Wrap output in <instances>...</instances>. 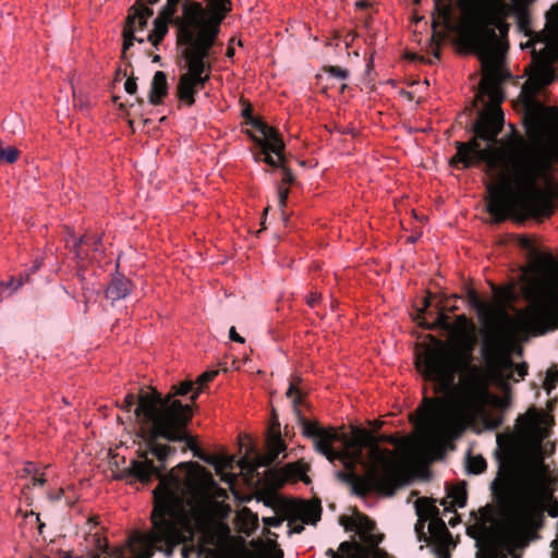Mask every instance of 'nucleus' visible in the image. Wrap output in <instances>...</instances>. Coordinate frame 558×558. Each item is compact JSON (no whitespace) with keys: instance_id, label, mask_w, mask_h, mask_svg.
Segmentation results:
<instances>
[{"instance_id":"nucleus-1","label":"nucleus","mask_w":558,"mask_h":558,"mask_svg":"<svg viewBox=\"0 0 558 558\" xmlns=\"http://www.w3.org/2000/svg\"><path fill=\"white\" fill-rule=\"evenodd\" d=\"M482 65L484 75L473 107L477 106V101H482L484 108L478 110L472 123L473 137L465 143H454L457 153L450 159V166L468 169L485 163L486 173L496 180L486 185L489 194L486 210L494 222L500 223L520 215L548 218L557 208L549 179L536 180L534 186L519 182L505 161V156L512 155L519 143L507 151L496 146L505 124L500 108L504 100L500 88L502 72L498 63Z\"/></svg>"},{"instance_id":"nucleus-2","label":"nucleus","mask_w":558,"mask_h":558,"mask_svg":"<svg viewBox=\"0 0 558 558\" xmlns=\"http://www.w3.org/2000/svg\"><path fill=\"white\" fill-rule=\"evenodd\" d=\"M556 78L551 65L539 66L522 86L523 126L526 140L519 137L512 155L505 156L506 166L519 182L534 186L536 180L549 179L551 192L558 201V107L545 106L538 95Z\"/></svg>"},{"instance_id":"nucleus-3","label":"nucleus","mask_w":558,"mask_h":558,"mask_svg":"<svg viewBox=\"0 0 558 558\" xmlns=\"http://www.w3.org/2000/svg\"><path fill=\"white\" fill-rule=\"evenodd\" d=\"M417 357L416 368L423 378L434 383L436 395L456 392L463 411L476 413L484 409L490 393L485 369L473 363L472 345L452 348L441 340Z\"/></svg>"},{"instance_id":"nucleus-4","label":"nucleus","mask_w":558,"mask_h":558,"mask_svg":"<svg viewBox=\"0 0 558 558\" xmlns=\"http://www.w3.org/2000/svg\"><path fill=\"white\" fill-rule=\"evenodd\" d=\"M194 415L183 410L173 413L165 420L138 423L137 436L146 444L145 450L137 451V458L131 460L130 465L117 473V480H123L128 484L140 482L143 485L153 483L154 480L177 482L178 489L185 498L181 480L171 471L165 475L167 463L177 453V448L171 444H184L182 451L194 450L198 446L197 439L189 429ZM160 483H158L159 485Z\"/></svg>"},{"instance_id":"nucleus-5","label":"nucleus","mask_w":558,"mask_h":558,"mask_svg":"<svg viewBox=\"0 0 558 558\" xmlns=\"http://www.w3.org/2000/svg\"><path fill=\"white\" fill-rule=\"evenodd\" d=\"M498 476L492 482L490 490L495 500L506 508L501 538L507 545H524L537 537V531L545 522V502L554 499L553 493L543 494L544 485L538 475H533L525 494L518 498L514 494L517 460L512 452L506 457L497 454Z\"/></svg>"},{"instance_id":"nucleus-6","label":"nucleus","mask_w":558,"mask_h":558,"mask_svg":"<svg viewBox=\"0 0 558 558\" xmlns=\"http://www.w3.org/2000/svg\"><path fill=\"white\" fill-rule=\"evenodd\" d=\"M522 247L530 251L535 263L536 276L524 288L529 305L520 311L514 326L522 332L541 336L558 327V260L550 253L541 255L525 239Z\"/></svg>"},{"instance_id":"nucleus-7","label":"nucleus","mask_w":558,"mask_h":558,"mask_svg":"<svg viewBox=\"0 0 558 558\" xmlns=\"http://www.w3.org/2000/svg\"><path fill=\"white\" fill-rule=\"evenodd\" d=\"M206 8L197 1L182 5L183 19H179L182 40L185 44L211 50L217 44L220 25L232 9L231 0H204Z\"/></svg>"},{"instance_id":"nucleus-8","label":"nucleus","mask_w":558,"mask_h":558,"mask_svg":"<svg viewBox=\"0 0 558 558\" xmlns=\"http://www.w3.org/2000/svg\"><path fill=\"white\" fill-rule=\"evenodd\" d=\"M202 388H196L194 380L185 379L173 384L167 393L150 388V393L142 395L138 405L134 409L136 424L165 420L182 410L194 415L196 400Z\"/></svg>"},{"instance_id":"nucleus-9","label":"nucleus","mask_w":558,"mask_h":558,"mask_svg":"<svg viewBox=\"0 0 558 558\" xmlns=\"http://www.w3.org/2000/svg\"><path fill=\"white\" fill-rule=\"evenodd\" d=\"M354 442L362 451L369 449L373 463L366 462V472L375 471L377 477L372 481L375 493L385 497H392L397 490L408 484V477L403 470L395 462L392 452L383 449L378 439L367 429L356 428L354 430Z\"/></svg>"},{"instance_id":"nucleus-10","label":"nucleus","mask_w":558,"mask_h":558,"mask_svg":"<svg viewBox=\"0 0 558 558\" xmlns=\"http://www.w3.org/2000/svg\"><path fill=\"white\" fill-rule=\"evenodd\" d=\"M471 22L461 26L459 38L471 52L476 53L482 64L498 63L499 37L496 32L492 8L466 9Z\"/></svg>"},{"instance_id":"nucleus-11","label":"nucleus","mask_w":558,"mask_h":558,"mask_svg":"<svg viewBox=\"0 0 558 558\" xmlns=\"http://www.w3.org/2000/svg\"><path fill=\"white\" fill-rule=\"evenodd\" d=\"M424 426L445 440H454L466 428V416L463 411L452 407L450 401L440 397H424L417 409Z\"/></svg>"},{"instance_id":"nucleus-12","label":"nucleus","mask_w":558,"mask_h":558,"mask_svg":"<svg viewBox=\"0 0 558 558\" xmlns=\"http://www.w3.org/2000/svg\"><path fill=\"white\" fill-rule=\"evenodd\" d=\"M181 54L186 62L187 72L180 75L175 96L185 106L192 107L195 104L196 94L210 78L211 64L208 59L211 50L186 44Z\"/></svg>"},{"instance_id":"nucleus-13","label":"nucleus","mask_w":558,"mask_h":558,"mask_svg":"<svg viewBox=\"0 0 558 558\" xmlns=\"http://www.w3.org/2000/svg\"><path fill=\"white\" fill-rule=\"evenodd\" d=\"M299 380L298 377L291 380L286 396L292 400L293 412L298 423L302 427L303 436L312 439L315 450L326 457L329 462L333 463L337 457H339L338 450L333 449V444L340 439V436L335 428L323 427L318 422L310 421L303 415L299 409V405L304 403V396L296 386Z\"/></svg>"},{"instance_id":"nucleus-14","label":"nucleus","mask_w":558,"mask_h":558,"mask_svg":"<svg viewBox=\"0 0 558 558\" xmlns=\"http://www.w3.org/2000/svg\"><path fill=\"white\" fill-rule=\"evenodd\" d=\"M269 452L267 454H256L252 460L242 459L241 468L248 472H257L259 468H267L272 464L281 452L286 450V444L281 437L280 423L277 413L274 411L270 421V430L268 439Z\"/></svg>"},{"instance_id":"nucleus-15","label":"nucleus","mask_w":558,"mask_h":558,"mask_svg":"<svg viewBox=\"0 0 558 558\" xmlns=\"http://www.w3.org/2000/svg\"><path fill=\"white\" fill-rule=\"evenodd\" d=\"M175 1L177 0H166V3L161 7L158 16L154 20V28L148 34L147 40L156 48H158L159 44L167 35L169 24H174L178 27V44L183 46V48H186V44L182 40L181 25L177 22L179 19H183V15L175 16L179 8L175 5Z\"/></svg>"},{"instance_id":"nucleus-16","label":"nucleus","mask_w":558,"mask_h":558,"mask_svg":"<svg viewBox=\"0 0 558 558\" xmlns=\"http://www.w3.org/2000/svg\"><path fill=\"white\" fill-rule=\"evenodd\" d=\"M245 123L260 133L262 136L259 137L252 131H246L247 135L253 140L256 146L262 147V153H265L267 149H271L275 155H280V151L284 150V143L275 128L269 126L260 118L254 116H250Z\"/></svg>"},{"instance_id":"nucleus-17","label":"nucleus","mask_w":558,"mask_h":558,"mask_svg":"<svg viewBox=\"0 0 558 558\" xmlns=\"http://www.w3.org/2000/svg\"><path fill=\"white\" fill-rule=\"evenodd\" d=\"M377 473L375 471L371 473H365L364 475H359L356 472H348V471H338L336 472V477L344 483L350 485L353 494L365 497L369 493H375V487H373V482L377 477Z\"/></svg>"},{"instance_id":"nucleus-18","label":"nucleus","mask_w":558,"mask_h":558,"mask_svg":"<svg viewBox=\"0 0 558 558\" xmlns=\"http://www.w3.org/2000/svg\"><path fill=\"white\" fill-rule=\"evenodd\" d=\"M415 510L418 517L414 526L417 539L420 542H427L425 523L427 520H432L433 517H437L439 514V509L435 506L433 499L422 497L415 501Z\"/></svg>"},{"instance_id":"nucleus-19","label":"nucleus","mask_w":558,"mask_h":558,"mask_svg":"<svg viewBox=\"0 0 558 558\" xmlns=\"http://www.w3.org/2000/svg\"><path fill=\"white\" fill-rule=\"evenodd\" d=\"M304 472L305 465L302 462H292L278 470L268 469L266 476L272 485L281 487L289 481L302 478Z\"/></svg>"},{"instance_id":"nucleus-20","label":"nucleus","mask_w":558,"mask_h":558,"mask_svg":"<svg viewBox=\"0 0 558 558\" xmlns=\"http://www.w3.org/2000/svg\"><path fill=\"white\" fill-rule=\"evenodd\" d=\"M154 10L144 3V0H136L130 8L124 27L132 28V33L144 31L148 25V20L153 16Z\"/></svg>"},{"instance_id":"nucleus-21","label":"nucleus","mask_w":558,"mask_h":558,"mask_svg":"<svg viewBox=\"0 0 558 558\" xmlns=\"http://www.w3.org/2000/svg\"><path fill=\"white\" fill-rule=\"evenodd\" d=\"M500 4L496 5L495 8H492V16H494V22L496 32H498L499 38V47L501 48L504 45L507 46V36L510 29L509 23H507V17L509 14V5L508 3H502L499 1Z\"/></svg>"},{"instance_id":"nucleus-22","label":"nucleus","mask_w":558,"mask_h":558,"mask_svg":"<svg viewBox=\"0 0 558 558\" xmlns=\"http://www.w3.org/2000/svg\"><path fill=\"white\" fill-rule=\"evenodd\" d=\"M70 241H72L71 251L75 254V257L77 259H84L85 253L82 251V245H89L93 247L95 252L100 251L102 236L99 234L94 233H84L81 238L76 239L74 234L70 235V238L66 240L68 246L70 245Z\"/></svg>"},{"instance_id":"nucleus-23","label":"nucleus","mask_w":558,"mask_h":558,"mask_svg":"<svg viewBox=\"0 0 558 558\" xmlns=\"http://www.w3.org/2000/svg\"><path fill=\"white\" fill-rule=\"evenodd\" d=\"M168 80L167 74L162 71H157L151 80L148 100L151 105L158 106L162 104L163 98L168 95Z\"/></svg>"},{"instance_id":"nucleus-24","label":"nucleus","mask_w":558,"mask_h":558,"mask_svg":"<svg viewBox=\"0 0 558 558\" xmlns=\"http://www.w3.org/2000/svg\"><path fill=\"white\" fill-rule=\"evenodd\" d=\"M132 290V282L122 275L113 277L106 290V298L112 302L126 298Z\"/></svg>"},{"instance_id":"nucleus-25","label":"nucleus","mask_w":558,"mask_h":558,"mask_svg":"<svg viewBox=\"0 0 558 558\" xmlns=\"http://www.w3.org/2000/svg\"><path fill=\"white\" fill-rule=\"evenodd\" d=\"M353 450H343L338 451L339 457H337L336 461H340L345 471L355 472L356 465L361 464L366 469V461L363 459L362 449L359 448L356 442H352Z\"/></svg>"},{"instance_id":"nucleus-26","label":"nucleus","mask_w":558,"mask_h":558,"mask_svg":"<svg viewBox=\"0 0 558 558\" xmlns=\"http://www.w3.org/2000/svg\"><path fill=\"white\" fill-rule=\"evenodd\" d=\"M451 2H438L434 3V11L432 15V27L434 31V36L437 35V28L444 27L449 28L450 23V13H451Z\"/></svg>"},{"instance_id":"nucleus-27","label":"nucleus","mask_w":558,"mask_h":558,"mask_svg":"<svg viewBox=\"0 0 558 558\" xmlns=\"http://www.w3.org/2000/svg\"><path fill=\"white\" fill-rule=\"evenodd\" d=\"M295 515L306 524H316L320 520V505H312L310 502H301L294 506Z\"/></svg>"},{"instance_id":"nucleus-28","label":"nucleus","mask_w":558,"mask_h":558,"mask_svg":"<svg viewBox=\"0 0 558 558\" xmlns=\"http://www.w3.org/2000/svg\"><path fill=\"white\" fill-rule=\"evenodd\" d=\"M448 498L451 499V501H448L447 499L441 500V506H444L445 511L451 510V508L459 507L463 508L466 505L468 500V494L464 486L457 485L452 486L448 489Z\"/></svg>"},{"instance_id":"nucleus-29","label":"nucleus","mask_w":558,"mask_h":558,"mask_svg":"<svg viewBox=\"0 0 558 558\" xmlns=\"http://www.w3.org/2000/svg\"><path fill=\"white\" fill-rule=\"evenodd\" d=\"M339 551L336 553L329 548L326 554L330 558H362V547L355 542H342L339 546Z\"/></svg>"},{"instance_id":"nucleus-30","label":"nucleus","mask_w":558,"mask_h":558,"mask_svg":"<svg viewBox=\"0 0 558 558\" xmlns=\"http://www.w3.org/2000/svg\"><path fill=\"white\" fill-rule=\"evenodd\" d=\"M420 326L427 330L440 329L447 333L454 330V326L450 323L449 316L442 311V308H439L434 322H420Z\"/></svg>"},{"instance_id":"nucleus-31","label":"nucleus","mask_w":558,"mask_h":558,"mask_svg":"<svg viewBox=\"0 0 558 558\" xmlns=\"http://www.w3.org/2000/svg\"><path fill=\"white\" fill-rule=\"evenodd\" d=\"M428 532L434 543L439 538H450V532L445 521L441 518H439V514L437 517L432 518L428 524Z\"/></svg>"},{"instance_id":"nucleus-32","label":"nucleus","mask_w":558,"mask_h":558,"mask_svg":"<svg viewBox=\"0 0 558 558\" xmlns=\"http://www.w3.org/2000/svg\"><path fill=\"white\" fill-rule=\"evenodd\" d=\"M466 299L469 304L476 310L480 319H486L489 315V307L480 299L477 292L473 289H470L466 293Z\"/></svg>"},{"instance_id":"nucleus-33","label":"nucleus","mask_w":558,"mask_h":558,"mask_svg":"<svg viewBox=\"0 0 558 558\" xmlns=\"http://www.w3.org/2000/svg\"><path fill=\"white\" fill-rule=\"evenodd\" d=\"M532 1L533 0H513L517 11L518 25L521 29L527 28L530 24V16L526 5Z\"/></svg>"},{"instance_id":"nucleus-34","label":"nucleus","mask_w":558,"mask_h":558,"mask_svg":"<svg viewBox=\"0 0 558 558\" xmlns=\"http://www.w3.org/2000/svg\"><path fill=\"white\" fill-rule=\"evenodd\" d=\"M452 325L454 326V330L449 333L459 338L468 337L470 330L474 328L470 319L463 314L457 316L456 322Z\"/></svg>"},{"instance_id":"nucleus-35","label":"nucleus","mask_w":558,"mask_h":558,"mask_svg":"<svg viewBox=\"0 0 558 558\" xmlns=\"http://www.w3.org/2000/svg\"><path fill=\"white\" fill-rule=\"evenodd\" d=\"M95 547L96 550L87 551L86 558H100L102 554L106 555L105 558H117L118 556V550L114 554L110 553L108 544L104 543L100 537H95Z\"/></svg>"},{"instance_id":"nucleus-36","label":"nucleus","mask_w":558,"mask_h":558,"mask_svg":"<svg viewBox=\"0 0 558 558\" xmlns=\"http://www.w3.org/2000/svg\"><path fill=\"white\" fill-rule=\"evenodd\" d=\"M487 469L486 460L482 456H469L466 460V470L470 474L478 475Z\"/></svg>"},{"instance_id":"nucleus-37","label":"nucleus","mask_w":558,"mask_h":558,"mask_svg":"<svg viewBox=\"0 0 558 558\" xmlns=\"http://www.w3.org/2000/svg\"><path fill=\"white\" fill-rule=\"evenodd\" d=\"M435 550L439 558H450V550L456 546L453 542L452 535L450 534V538H439L435 543Z\"/></svg>"},{"instance_id":"nucleus-38","label":"nucleus","mask_w":558,"mask_h":558,"mask_svg":"<svg viewBox=\"0 0 558 558\" xmlns=\"http://www.w3.org/2000/svg\"><path fill=\"white\" fill-rule=\"evenodd\" d=\"M122 36H123L122 58H125L126 51L133 46L134 41H137L140 44H143L145 41L144 38L137 37L135 34L132 33V28L130 25H129V27H123Z\"/></svg>"},{"instance_id":"nucleus-39","label":"nucleus","mask_w":558,"mask_h":558,"mask_svg":"<svg viewBox=\"0 0 558 558\" xmlns=\"http://www.w3.org/2000/svg\"><path fill=\"white\" fill-rule=\"evenodd\" d=\"M20 150L13 146H3L0 142V161L13 163L16 161Z\"/></svg>"},{"instance_id":"nucleus-40","label":"nucleus","mask_w":558,"mask_h":558,"mask_svg":"<svg viewBox=\"0 0 558 558\" xmlns=\"http://www.w3.org/2000/svg\"><path fill=\"white\" fill-rule=\"evenodd\" d=\"M276 156L279 157L280 168H281V171H282L281 182L283 184H292L294 182V180H295V177L292 173V171L286 166L287 159H286V156H284V150H281L280 155H276Z\"/></svg>"},{"instance_id":"nucleus-41","label":"nucleus","mask_w":558,"mask_h":558,"mask_svg":"<svg viewBox=\"0 0 558 558\" xmlns=\"http://www.w3.org/2000/svg\"><path fill=\"white\" fill-rule=\"evenodd\" d=\"M433 294L430 292L427 293V295L423 300V306L422 308L417 310V314L415 316V322L420 325V322L426 320V314L428 313V308L432 304Z\"/></svg>"},{"instance_id":"nucleus-42","label":"nucleus","mask_w":558,"mask_h":558,"mask_svg":"<svg viewBox=\"0 0 558 558\" xmlns=\"http://www.w3.org/2000/svg\"><path fill=\"white\" fill-rule=\"evenodd\" d=\"M148 392H144L143 390L141 391V393L138 396H135L134 393L132 392H129L124 400H123V403L121 404V409L125 412H131L132 408L136 404V407L138 405V400H140V397L142 395H147Z\"/></svg>"},{"instance_id":"nucleus-43","label":"nucleus","mask_w":558,"mask_h":558,"mask_svg":"<svg viewBox=\"0 0 558 558\" xmlns=\"http://www.w3.org/2000/svg\"><path fill=\"white\" fill-rule=\"evenodd\" d=\"M269 153H272L271 149H267L265 153H262V147H259V151L255 154V159L257 161H264L270 167L280 168L279 159L275 160Z\"/></svg>"},{"instance_id":"nucleus-44","label":"nucleus","mask_w":558,"mask_h":558,"mask_svg":"<svg viewBox=\"0 0 558 558\" xmlns=\"http://www.w3.org/2000/svg\"><path fill=\"white\" fill-rule=\"evenodd\" d=\"M218 375V371H207L199 375L197 379L194 381L196 388H202V391L204 390V387L207 383L211 381L216 376Z\"/></svg>"},{"instance_id":"nucleus-45","label":"nucleus","mask_w":558,"mask_h":558,"mask_svg":"<svg viewBox=\"0 0 558 558\" xmlns=\"http://www.w3.org/2000/svg\"><path fill=\"white\" fill-rule=\"evenodd\" d=\"M324 71L326 73L330 74L331 76L340 78V80H345L349 75L348 70L342 69L337 65H327L324 68Z\"/></svg>"},{"instance_id":"nucleus-46","label":"nucleus","mask_w":558,"mask_h":558,"mask_svg":"<svg viewBox=\"0 0 558 558\" xmlns=\"http://www.w3.org/2000/svg\"><path fill=\"white\" fill-rule=\"evenodd\" d=\"M193 452V456L198 458L199 460L206 462V463H209V464H213L214 463V457L211 456H208L207 453H205L201 448L199 446L195 447L194 450H192Z\"/></svg>"},{"instance_id":"nucleus-47","label":"nucleus","mask_w":558,"mask_h":558,"mask_svg":"<svg viewBox=\"0 0 558 558\" xmlns=\"http://www.w3.org/2000/svg\"><path fill=\"white\" fill-rule=\"evenodd\" d=\"M193 452V456L198 458L199 460L206 462V463H209V464H213L214 463V457L211 456H208L207 453H205L201 448L199 446L195 447L194 450H192Z\"/></svg>"},{"instance_id":"nucleus-48","label":"nucleus","mask_w":558,"mask_h":558,"mask_svg":"<svg viewBox=\"0 0 558 558\" xmlns=\"http://www.w3.org/2000/svg\"><path fill=\"white\" fill-rule=\"evenodd\" d=\"M288 526L292 533L300 534L304 530L303 522L299 519V517L289 520Z\"/></svg>"},{"instance_id":"nucleus-49","label":"nucleus","mask_w":558,"mask_h":558,"mask_svg":"<svg viewBox=\"0 0 558 558\" xmlns=\"http://www.w3.org/2000/svg\"><path fill=\"white\" fill-rule=\"evenodd\" d=\"M124 89L128 94L134 95L137 92L136 77L130 76L124 83Z\"/></svg>"},{"instance_id":"nucleus-50","label":"nucleus","mask_w":558,"mask_h":558,"mask_svg":"<svg viewBox=\"0 0 558 558\" xmlns=\"http://www.w3.org/2000/svg\"><path fill=\"white\" fill-rule=\"evenodd\" d=\"M24 282H26L25 278H24V276H21V278L17 280L15 278H11L7 283H1V284L7 288H11L13 291H16L24 284Z\"/></svg>"},{"instance_id":"nucleus-51","label":"nucleus","mask_w":558,"mask_h":558,"mask_svg":"<svg viewBox=\"0 0 558 558\" xmlns=\"http://www.w3.org/2000/svg\"><path fill=\"white\" fill-rule=\"evenodd\" d=\"M289 195V190L281 185L278 186V202L280 208H283L287 205V199Z\"/></svg>"},{"instance_id":"nucleus-52","label":"nucleus","mask_w":558,"mask_h":558,"mask_svg":"<svg viewBox=\"0 0 558 558\" xmlns=\"http://www.w3.org/2000/svg\"><path fill=\"white\" fill-rule=\"evenodd\" d=\"M493 402L496 408H498L499 410H502V411L506 410L510 404V401L508 398H500V397H493Z\"/></svg>"},{"instance_id":"nucleus-53","label":"nucleus","mask_w":558,"mask_h":558,"mask_svg":"<svg viewBox=\"0 0 558 558\" xmlns=\"http://www.w3.org/2000/svg\"><path fill=\"white\" fill-rule=\"evenodd\" d=\"M43 265V258H36L33 263V266L24 275L25 281H29V277L32 274H35Z\"/></svg>"},{"instance_id":"nucleus-54","label":"nucleus","mask_w":558,"mask_h":558,"mask_svg":"<svg viewBox=\"0 0 558 558\" xmlns=\"http://www.w3.org/2000/svg\"><path fill=\"white\" fill-rule=\"evenodd\" d=\"M282 522H283V519L278 518V517L264 518L265 525L271 526V527H279L282 524Z\"/></svg>"},{"instance_id":"nucleus-55","label":"nucleus","mask_w":558,"mask_h":558,"mask_svg":"<svg viewBox=\"0 0 558 558\" xmlns=\"http://www.w3.org/2000/svg\"><path fill=\"white\" fill-rule=\"evenodd\" d=\"M510 366H514V364L509 361ZM515 372L518 376L523 379L525 375L527 374V365L525 363L515 365Z\"/></svg>"},{"instance_id":"nucleus-56","label":"nucleus","mask_w":558,"mask_h":558,"mask_svg":"<svg viewBox=\"0 0 558 558\" xmlns=\"http://www.w3.org/2000/svg\"><path fill=\"white\" fill-rule=\"evenodd\" d=\"M229 338H230V340L238 342V343L245 342V339L236 332V329L233 326L229 330Z\"/></svg>"},{"instance_id":"nucleus-57","label":"nucleus","mask_w":558,"mask_h":558,"mask_svg":"<svg viewBox=\"0 0 558 558\" xmlns=\"http://www.w3.org/2000/svg\"><path fill=\"white\" fill-rule=\"evenodd\" d=\"M447 512H452L453 513V515L449 519L448 523L452 527L456 526L460 522L459 514L457 513V511L453 508H451V510H448Z\"/></svg>"},{"instance_id":"nucleus-58","label":"nucleus","mask_w":558,"mask_h":558,"mask_svg":"<svg viewBox=\"0 0 558 558\" xmlns=\"http://www.w3.org/2000/svg\"><path fill=\"white\" fill-rule=\"evenodd\" d=\"M320 300V294L319 293H312L310 295V298L307 299V304L311 306V307H314Z\"/></svg>"},{"instance_id":"nucleus-59","label":"nucleus","mask_w":558,"mask_h":558,"mask_svg":"<svg viewBox=\"0 0 558 558\" xmlns=\"http://www.w3.org/2000/svg\"><path fill=\"white\" fill-rule=\"evenodd\" d=\"M518 421H523V422H525V423H526V427H527V428H532V427H534V426H535V420H534V417H530V416H527V415H525V416H520V417L518 418Z\"/></svg>"},{"instance_id":"nucleus-60","label":"nucleus","mask_w":558,"mask_h":558,"mask_svg":"<svg viewBox=\"0 0 558 558\" xmlns=\"http://www.w3.org/2000/svg\"><path fill=\"white\" fill-rule=\"evenodd\" d=\"M46 482L44 475H40V476H37V475H33L32 477V484L33 486H41L44 485Z\"/></svg>"},{"instance_id":"nucleus-61","label":"nucleus","mask_w":558,"mask_h":558,"mask_svg":"<svg viewBox=\"0 0 558 558\" xmlns=\"http://www.w3.org/2000/svg\"><path fill=\"white\" fill-rule=\"evenodd\" d=\"M547 512L551 518L558 517V501L557 500H554V505L547 510Z\"/></svg>"},{"instance_id":"nucleus-62","label":"nucleus","mask_w":558,"mask_h":558,"mask_svg":"<svg viewBox=\"0 0 558 558\" xmlns=\"http://www.w3.org/2000/svg\"><path fill=\"white\" fill-rule=\"evenodd\" d=\"M374 558H388V554L376 547L374 549Z\"/></svg>"},{"instance_id":"nucleus-63","label":"nucleus","mask_w":558,"mask_h":558,"mask_svg":"<svg viewBox=\"0 0 558 558\" xmlns=\"http://www.w3.org/2000/svg\"><path fill=\"white\" fill-rule=\"evenodd\" d=\"M250 116H253V110L251 106H247L242 110V117L245 119V122L248 120Z\"/></svg>"},{"instance_id":"nucleus-64","label":"nucleus","mask_w":558,"mask_h":558,"mask_svg":"<svg viewBox=\"0 0 558 558\" xmlns=\"http://www.w3.org/2000/svg\"><path fill=\"white\" fill-rule=\"evenodd\" d=\"M62 495H63V489H62V488H59V489L54 493V495H53L52 493H49V498H50L51 500H59V499H61Z\"/></svg>"}]
</instances>
